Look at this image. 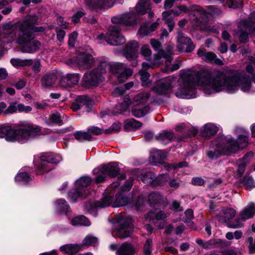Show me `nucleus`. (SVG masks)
<instances>
[{"label": "nucleus", "mask_w": 255, "mask_h": 255, "mask_svg": "<svg viewBox=\"0 0 255 255\" xmlns=\"http://www.w3.org/2000/svg\"><path fill=\"white\" fill-rule=\"evenodd\" d=\"M197 54L202 59L208 62H214L217 65H223V62L217 57L216 55L212 52H207L204 48L198 49Z\"/></svg>", "instance_id": "nucleus-20"}, {"label": "nucleus", "mask_w": 255, "mask_h": 255, "mask_svg": "<svg viewBox=\"0 0 255 255\" xmlns=\"http://www.w3.org/2000/svg\"><path fill=\"white\" fill-rule=\"evenodd\" d=\"M138 33L140 35H141L142 36H145L149 34L150 33V32L149 30L148 24H145L144 25H141L138 30Z\"/></svg>", "instance_id": "nucleus-61"}, {"label": "nucleus", "mask_w": 255, "mask_h": 255, "mask_svg": "<svg viewBox=\"0 0 255 255\" xmlns=\"http://www.w3.org/2000/svg\"><path fill=\"white\" fill-rule=\"evenodd\" d=\"M244 183L247 187L252 189L255 187V183L254 182V179L251 177H245L244 179Z\"/></svg>", "instance_id": "nucleus-60"}, {"label": "nucleus", "mask_w": 255, "mask_h": 255, "mask_svg": "<svg viewBox=\"0 0 255 255\" xmlns=\"http://www.w3.org/2000/svg\"><path fill=\"white\" fill-rule=\"evenodd\" d=\"M32 63L30 65H32V71L35 73H38L41 70V63L39 59H32Z\"/></svg>", "instance_id": "nucleus-56"}, {"label": "nucleus", "mask_w": 255, "mask_h": 255, "mask_svg": "<svg viewBox=\"0 0 255 255\" xmlns=\"http://www.w3.org/2000/svg\"><path fill=\"white\" fill-rule=\"evenodd\" d=\"M236 132L239 134L237 142L240 148L246 147L249 143V132L241 128H237Z\"/></svg>", "instance_id": "nucleus-22"}, {"label": "nucleus", "mask_w": 255, "mask_h": 255, "mask_svg": "<svg viewBox=\"0 0 255 255\" xmlns=\"http://www.w3.org/2000/svg\"><path fill=\"white\" fill-rule=\"evenodd\" d=\"M150 94L147 92H142L135 95L132 101L136 103V106H143L148 101Z\"/></svg>", "instance_id": "nucleus-29"}, {"label": "nucleus", "mask_w": 255, "mask_h": 255, "mask_svg": "<svg viewBox=\"0 0 255 255\" xmlns=\"http://www.w3.org/2000/svg\"><path fill=\"white\" fill-rule=\"evenodd\" d=\"M51 119L55 124H60L62 122L61 117L58 113H53L51 116Z\"/></svg>", "instance_id": "nucleus-64"}, {"label": "nucleus", "mask_w": 255, "mask_h": 255, "mask_svg": "<svg viewBox=\"0 0 255 255\" xmlns=\"http://www.w3.org/2000/svg\"><path fill=\"white\" fill-rule=\"evenodd\" d=\"M80 250L81 246L77 244L65 245L60 247V250L62 252L69 255L75 254Z\"/></svg>", "instance_id": "nucleus-32"}, {"label": "nucleus", "mask_w": 255, "mask_h": 255, "mask_svg": "<svg viewBox=\"0 0 255 255\" xmlns=\"http://www.w3.org/2000/svg\"><path fill=\"white\" fill-rule=\"evenodd\" d=\"M56 80V76L53 73H49L45 75L41 79V85L45 88L52 86Z\"/></svg>", "instance_id": "nucleus-30"}, {"label": "nucleus", "mask_w": 255, "mask_h": 255, "mask_svg": "<svg viewBox=\"0 0 255 255\" xmlns=\"http://www.w3.org/2000/svg\"><path fill=\"white\" fill-rule=\"evenodd\" d=\"M74 135L75 138L80 142L84 140H91L92 139L91 135L88 131H78L74 133Z\"/></svg>", "instance_id": "nucleus-40"}, {"label": "nucleus", "mask_w": 255, "mask_h": 255, "mask_svg": "<svg viewBox=\"0 0 255 255\" xmlns=\"http://www.w3.org/2000/svg\"><path fill=\"white\" fill-rule=\"evenodd\" d=\"M152 247V241L150 239H147L144 244L143 253L144 255H151Z\"/></svg>", "instance_id": "nucleus-50"}, {"label": "nucleus", "mask_w": 255, "mask_h": 255, "mask_svg": "<svg viewBox=\"0 0 255 255\" xmlns=\"http://www.w3.org/2000/svg\"><path fill=\"white\" fill-rule=\"evenodd\" d=\"M15 179L17 181L28 182L30 177L26 172H21L16 176Z\"/></svg>", "instance_id": "nucleus-53"}, {"label": "nucleus", "mask_w": 255, "mask_h": 255, "mask_svg": "<svg viewBox=\"0 0 255 255\" xmlns=\"http://www.w3.org/2000/svg\"><path fill=\"white\" fill-rule=\"evenodd\" d=\"M112 21L114 25H118L121 28L123 26H133L137 23L136 14L133 11H130L120 16L113 17Z\"/></svg>", "instance_id": "nucleus-12"}, {"label": "nucleus", "mask_w": 255, "mask_h": 255, "mask_svg": "<svg viewBox=\"0 0 255 255\" xmlns=\"http://www.w3.org/2000/svg\"><path fill=\"white\" fill-rule=\"evenodd\" d=\"M119 185L120 182L118 181L112 183L106 189L105 192V196L100 201L95 202L91 210L94 209L105 208L110 205L113 207H119L128 205L129 202V199L124 196L121 191L118 192L116 195L115 199L113 200V195Z\"/></svg>", "instance_id": "nucleus-5"}, {"label": "nucleus", "mask_w": 255, "mask_h": 255, "mask_svg": "<svg viewBox=\"0 0 255 255\" xmlns=\"http://www.w3.org/2000/svg\"><path fill=\"white\" fill-rule=\"evenodd\" d=\"M57 209L60 213L67 212L69 209V205L67 202L63 199H59L56 202Z\"/></svg>", "instance_id": "nucleus-45"}, {"label": "nucleus", "mask_w": 255, "mask_h": 255, "mask_svg": "<svg viewBox=\"0 0 255 255\" xmlns=\"http://www.w3.org/2000/svg\"><path fill=\"white\" fill-rule=\"evenodd\" d=\"M135 253V249L132 244L124 243L117 250V255H133Z\"/></svg>", "instance_id": "nucleus-25"}, {"label": "nucleus", "mask_w": 255, "mask_h": 255, "mask_svg": "<svg viewBox=\"0 0 255 255\" xmlns=\"http://www.w3.org/2000/svg\"><path fill=\"white\" fill-rule=\"evenodd\" d=\"M255 214V205L254 203H249L239 213L238 217L228 226L231 228L238 229L243 227L244 223L252 218Z\"/></svg>", "instance_id": "nucleus-8"}, {"label": "nucleus", "mask_w": 255, "mask_h": 255, "mask_svg": "<svg viewBox=\"0 0 255 255\" xmlns=\"http://www.w3.org/2000/svg\"><path fill=\"white\" fill-rule=\"evenodd\" d=\"M207 12L201 7L197 5L193 9L190 18L197 21H201L202 19L206 17Z\"/></svg>", "instance_id": "nucleus-27"}, {"label": "nucleus", "mask_w": 255, "mask_h": 255, "mask_svg": "<svg viewBox=\"0 0 255 255\" xmlns=\"http://www.w3.org/2000/svg\"><path fill=\"white\" fill-rule=\"evenodd\" d=\"M141 180L145 183L154 185V182L157 180L155 177V175L151 172H147L142 175Z\"/></svg>", "instance_id": "nucleus-39"}, {"label": "nucleus", "mask_w": 255, "mask_h": 255, "mask_svg": "<svg viewBox=\"0 0 255 255\" xmlns=\"http://www.w3.org/2000/svg\"><path fill=\"white\" fill-rule=\"evenodd\" d=\"M33 39L34 38H32L21 44L22 46L20 48V50L22 52L33 53L40 49L41 47L40 42L36 40L30 41Z\"/></svg>", "instance_id": "nucleus-21"}, {"label": "nucleus", "mask_w": 255, "mask_h": 255, "mask_svg": "<svg viewBox=\"0 0 255 255\" xmlns=\"http://www.w3.org/2000/svg\"><path fill=\"white\" fill-rule=\"evenodd\" d=\"M138 47V43L136 41L128 42L124 50V55L126 59L129 61L136 59Z\"/></svg>", "instance_id": "nucleus-19"}, {"label": "nucleus", "mask_w": 255, "mask_h": 255, "mask_svg": "<svg viewBox=\"0 0 255 255\" xmlns=\"http://www.w3.org/2000/svg\"><path fill=\"white\" fill-rule=\"evenodd\" d=\"M32 59H20L12 58L10 60L11 64L15 67L29 66L32 63Z\"/></svg>", "instance_id": "nucleus-37"}, {"label": "nucleus", "mask_w": 255, "mask_h": 255, "mask_svg": "<svg viewBox=\"0 0 255 255\" xmlns=\"http://www.w3.org/2000/svg\"><path fill=\"white\" fill-rule=\"evenodd\" d=\"M92 182L90 177L85 176L80 178L76 181V189L71 190L69 194V197L71 201L75 202L79 197H85L87 196L86 187Z\"/></svg>", "instance_id": "nucleus-9"}, {"label": "nucleus", "mask_w": 255, "mask_h": 255, "mask_svg": "<svg viewBox=\"0 0 255 255\" xmlns=\"http://www.w3.org/2000/svg\"><path fill=\"white\" fill-rule=\"evenodd\" d=\"M174 137V134L171 131H163L158 136H156V139L160 141L164 144H167L171 141Z\"/></svg>", "instance_id": "nucleus-33"}, {"label": "nucleus", "mask_w": 255, "mask_h": 255, "mask_svg": "<svg viewBox=\"0 0 255 255\" xmlns=\"http://www.w3.org/2000/svg\"><path fill=\"white\" fill-rule=\"evenodd\" d=\"M37 18L35 15H28L22 21L17 22H9L3 24V33L10 34L18 30V33L16 39V43L21 44L23 42L34 38L31 32L32 25L36 23Z\"/></svg>", "instance_id": "nucleus-3"}, {"label": "nucleus", "mask_w": 255, "mask_h": 255, "mask_svg": "<svg viewBox=\"0 0 255 255\" xmlns=\"http://www.w3.org/2000/svg\"><path fill=\"white\" fill-rule=\"evenodd\" d=\"M121 128V125L119 124L114 123L108 129L105 130L106 133H111L113 132H116L119 131Z\"/></svg>", "instance_id": "nucleus-62"}, {"label": "nucleus", "mask_w": 255, "mask_h": 255, "mask_svg": "<svg viewBox=\"0 0 255 255\" xmlns=\"http://www.w3.org/2000/svg\"><path fill=\"white\" fill-rule=\"evenodd\" d=\"M171 52H165L164 50H160L157 54L154 55V59L155 60H158L161 58L166 59L165 66L166 70L169 72H172L180 68V64L179 63H174L171 66V62L173 60L171 56Z\"/></svg>", "instance_id": "nucleus-15"}, {"label": "nucleus", "mask_w": 255, "mask_h": 255, "mask_svg": "<svg viewBox=\"0 0 255 255\" xmlns=\"http://www.w3.org/2000/svg\"><path fill=\"white\" fill-rule=\"evenodd\" d=\"M150 110V107L148 106H134L132 109V115L137 117L140 118L144 116L147 114Z\"/></svg>", "instance_id": "nucleus-31"}, {"label": "nucleus", "mask_w": 255, "mask_h": 255, "mask_svg": "<svg viewBox=\"0 0 255 255\" xmlns=\"http://www.w3.org/2000/svg\"><path fill=\"white\" fill-rule=\"evenodd\" d=\"M177 39L178 42L177 48L179 51H185L186 52H190L194 49L195 46L192 43L191 39L185 36L183 33L179 32Z\"/></svg>", "instance_id": "nucleus-14"}, {"label": "nucleus", "mask_w": 255, "mask_h": 255, "mask_svg": "<svg viewBox=\"0 0 255 255\" xmlns=\"http://www.w3.org/2000/svg\"><path fill=\"white\" fill-rule=\"evenodd\" d=\"M98 242V239L92 235L87 236L83 242V244L85 246H95Z\"/></svg>", "instance_id": "nucleus-49"}, {"label": "nucleus", "mask_w": 255, "mask_h": 255, "mask_svg": "<svg viewBox=\"0 0 255 255\" xmlns=\"http://www.w3.org/2000/svg\"><path fill=\"white\" fill-rule=\"evenodd\" d=\"M216 147L214 149V151H209L207 153V155L209 157L211 158H217L219 155L221 154H224L222 152V149L219 144V141L217 140L215 141Z\"/></svg>", "instance_id": "nucleus-41"}, {"label": "nucleus", "mask_w": 255, "mask_h": 255, "mask_svg": "<svg viewBox=\"0 0 255 255\" xmlns=\"http://www.w3.org/2000/svg\"><path fill=\"white\" fill-rule=\"evenodd\" d=\"M187 163L185 161L181 162L176 164H172L169 163H166L164 165L165 168L167 169V170H169L170 169L173 168L175 169L177 168H181L183 167L187 166Z\"/></svg>", "instance_id": "nucleus-58"}, {"label": "nucleus", "mask_w": 255, "mask_h": 255, "mask_svg": "<svg viewBox=\"0 0 255 255\" xmlns=\"http://www.w3.org/2000/svg\"><path fill=\"white\" fill-rule=\"evenodd\" d=\"M137 13L141 14L149 12V16H152L153 14L150 12V2L149 0H140L135 7Z\"/></svg>", "instance_id": "nucleus-26"}, {"label": "nucleus", "mask_w": 255, "mask_h": 255, "mask_svg": "<svg viewBox=\"0 0 255 255\" xmlns=\"http://www.w3.org/2000/svg\"><path fill=\"white\" fill-rule=\"evenodd\" d=\"M140 75V79L141 80L142 85L143 86H147L150 83L149 78L150 76L149 74L147 71L143 70H140L139 72Z\"/></svg>", "instance_id": "nucleus-47"}, {"label": "nucleus", "mask_w": 255, "mask_h": 255, "mask_svg": "<svg viewBox=\"0 0 255 255\" xmlns=\"http://www.w3.org/2000/svg\"><path fill=\"white\" fill-rule=\"evenodd\" d=\"M250 63L246 66V71L252 76L255 68V58L254 57L249 58Z\"/></svg>", "instance_id": "nucleus-52"}, {"label": "nucleus", "mask_w": 255, "mask_h": 255, "mask_svg": "<svg viewBox=\"0 0 255 255\" xmlns=\"http://www.w3.org/2000/svg\"><path fill=\"white\" fill-rule=\"evenodd\" d=\"M71 223L73 226H89L91 224L88 219L83 215L78 216L73 218L71 221Z\"/></svg>", "instance_id": "nucleus-34"}, {"label": "nucleus", "mask_w": 255, "mask_h": 255, "mask_svg": "<svg viewBox=\"0 0 255 255\" xmlns=\"http://www.w3.org/2000/svg\"><path fill=\"white\" fill-rule=\"evenodd\" d=\"M218 141L222 149V152L224 154L235 153L240 148L237 140L235 141L233 138L231 137L227 139L224 137H220L218 139Z\"/></svg>", "instance_id": "nucleus-13"}, {"label": "nucleus", "mask_w": 255, "mask_h": 255, "mask_svg": "<svg viewBox=\"0 0 255 255\" xmlns=\"http://www.w3.org/2000/svg\"><path fill=\"white\" fill-rule=\"evenodd\" d=\"M59 162L52 153H44L38 159H35L34 164L36 166L37 172L39 174L49 171L53 168V164Z\"/></svg>", "instance_id": "nucleus-7"}, {"label": "nucleus", "mask_w": 255, "mask_h": 255, "mask_svg": "<svg viewBox=\"0 0 255 255\" xmlns=\"http://www.w3.org/2000/svg\"><path fill=\"white\" fill-rule=\"evenodd\" d=\"M141 54L145 57H149L151 55V50L148 45H143L140 49Z\"/></svg>", "instance_id": "nucleus-59"}, {"label": "nucleus", "mask_w": 255, "mask_h": 255, "mask_svg": "<svg viewBox=\"0 0 255 255\" xmlns=\"http://www.w3.org/2000/svg\"><path fill=\"white\" fill-rule=\"evenodd\" d=\"M238 28L240 41L246 43L248 40V33L255 31V12L252 13L251 20L241 22Z\"/></svg>", "instance_id": "nucleus-11"}, {"label": "nucleus", "mask_w": 255, "mask_h": 255, "mask_svg": "<svg viewBox=\"0 0 255 255\" xmlns=\"http://www.w3.org/2000/svg\"><path fill=\"white\" fill-rule=\"evenodd\" d=\"M104 169H105V170L107 172L108 176L110 177L117 176L120 172V168L116 162L104 165Z\"/></svg>", "instance_id": "nucleus-28"}, {"label": "nucleus", "mask_w": 255, "mask_h": 255, "mask_svg": "<svg viewBox=\"0 0 255 255\" xmlns=\"http://www.w3.org/2000/svg\"><path fill=\"white\" fill-rule=\"evenodd\" d=\"M162 199V196L158 192H152L148 196V202L152 204H156Z\"/></svg>", "instance_id": "nucleus-44"}, {"label": "nucleus", "mask_w": 255, "mask_h": 255, "mask_svg": "<svg viewBox=\"0 0 255 255\" xmlns=\"http://www.w3.org/2000/svg\"><path fill=\"white\" fill-rule=\"evenodd\" d=\"M121 30L122 28L118 25H113L110 26L106 35L101 34L97 38L100 40L105 39L110 45L118 46L126 42L125 37L120 33Z\"/></svg>", "instance_id": "nucleus-6"}, {"label": "nucleus", "mask_w": 255, "mask_h": 255, "mask_svg": "<svg viewBox=\"0 0 255 255\" xmlns=\"http://www.w3.org/2000/svg\"><path fill=\"white\" fill-rule=\"evenodd\" d=\"M173 12V11L172 10H168L163 11L162 14L163 18L164 20L165 23L168 25L170 31L172 30L175 24L173 19L170 17H169V16L172 14Z\"/></svg>", "instance_id": "nucleus-38"}, {"label": "nucleus", "mask_w": 255, "mask_h": 255, "mask_svg": "<svg viewBox=\"0 0 255 255\" xmlns=\"http://www.w3.org/2000/svg\"><path fill=\"white\" fill-rule=\"evenodd\" d=\"M142 126V124L139 122L131 119L127 121L125 128L128 130L137 129Z\"/></svg>", "instance_id": "nucleus-42"}, {"label": "nucleus", "mask_w": 255, "mask_h": 255, "mask_svg": "<svg viewBox=\"0 0 255 255\" xmlns=\"http://www.w3.org/2000/svg\"><path fill=\"white\" fill-rule=\"evenodd\" d=\"M114 1V0H86L85 4L88 8L97 10L112 7Z\"/></svg>", "instance_id": "nucleus-17"}, {"label": "nucleus", "mask_w": 255, "mask_h": 255, "mask_svg": "<svg viewBox=\"0 0 255 255\" xmlns=\"http://www.w3.org/2000/svg\"><path fill=\"white\" fill-rule=\"evenodd\" d=\"M76 101L79 103L81 107L83 106H88L92 103V101L90 98L86 96H78L76 98Z\"/></svg>", "instance_id": "nucleus-48"}, {"label": "nucleus", "mask_w": 255, "mask_h": 255, "mask_svg": "<svg viewBox=\"0 0 255 255\" xmlns=\"http://www.w3.org/2000/svg\"><path fill=\"white\" fill-rule=\"evenodd\" d=\"M41 128L31 124H25L20 128L13 130L10 126L0 125V137L4 138L7 141L23 142L39 134Z\"/></svg>", "instance_id": "nucleus-4"}, {"label": "nucleus", "mask_w": 255, "mask_h": 255, "mask_svg": "<svg viewBox=\"0 0 255 255\" xmlns=\"http://www.w3.org/2000/svg\"><path fill=\"white\" fill-rule=\"evenodd\" d=\"M236 214V211L233 208L223 209L218 216V220L221 223H225L232 219Z\"/></svg>", "instance_id": "nucleus-24"}, {"label": "nucleus", "mask_w": 255, "mask_h": 255, "mask_svg": "<svg viewBox=\"0 0 255 255\" xmlns=\"http://www.w3.org/2000/svg\"><path fill=\"white\" fill-rule=\"evenodd\" d=\"M167 155V153L163 150H157L153 153V159L154 162H160V160L165 159Z\"/></svg>", "instance_id": "nucleus-43"}, {"label": "nucleus", "mask_w": 255, "mask_h": 255, "mask_svg": "<svg viewBox=\"0 0 255 255\" xmlns=\"http://www.w3.org/2000/svg\"><path fill=\"white\" fill-rule=\"evenodd\" d=\"M133 184V179L130 178L128 179L124 185H123L120 189L121 192H128L130 190Z\"/></svg>", "instance_id": "nucleus-54"}, {"label": "nucleus", "mask_w": 255, "mask_h": 255, "mask_svg": "<svg viewBox=\"0 0 255 255\" xmlns=\"http://www.w3.org/2000/svg\"><path fill=\"white\" fill-rule=\"evenodd\" d=\"M109 71L116 74L120 82L125 81L133 73L132 70L123 63H117L111 65L103 61L96 69L85 73L82 78L83 86L86 88L98 86L104 80V75Z\"/></svg>", "instance_id": "nucleus-2"}, {"label": "nucleus", "mask_w": 255, "mask_h": 255, "mask_svg": "<svg viewBox=\"0 0 255 255\" xmlns=\"http://www.w3.org/2000/svg\"><path fill=\"white\" fill-rule=\"evenodd\" d=\"M105 169L103 166L101 168H97L94 170L93 172L96 175L95 180L97 183L103 182L108 176L107 173Z\"/></svg>", "instance_id": "nucleus-35"}, {"label": "nucleus", "mask_w": 255, "mask_h": 255, "mask_svg": "<svg viewBox=\"0 0 255 255\" xmlns=\"http://www.w3.org/2000/svg\"><path fill=\"white\" fill-rule=\"evenodd\" d=\"M178 82V78L173 76L162 78L153 87V91L157 94L164 95L170 93L173 87Z\"/></svg>", "instance_id": "nucleus-10"}, {"label": "nucleus", "mask_w": 255, "mask_h": 255, "mask_svg": "<svg viewBox=\"0 0 255 255\" xmlns=\"http://www.w3.org/2000/svg\"><path fill=\"white\" fill-rule=\"evenodd\" d=\"M133 230V225L128 220H122L120 226L117 229V236L120 238H126L131 235Z\"/></svg>", "instance_id": "nucleus-18"}, {"label": "nucleus", "mask_w": 255, "mask_h": 255, "mask_svg": "<svg viewBox=\"0 0 255 255\" xmlns=\"http://www.w3.org/2000/svg\"><path fill=\"white\" fill-rule=\"evenodd\" d=\"M168 216V214L165 213L162 211H160L157 213H155L153 212H150L147 215V219H149V220H151L154 216L156 220H163L166 218Z\"/></svg>", "instance_id": "nucleus-46"}, {"label": "nucleus", "mask_w": 255, "mask_h": 255, "mask_svg": "<svg viewBox=\"0 0 255 255\" xmlns=\"http://www.w3.org/2000/svg\"><path fill=\"white\" fill-rule=\"evenodd\" d=\"M218 128L213 124H207L204 126L202 134L204 136H208L217 133Z\"/></svg>", "instance_id": "nucleus-36"}, {"label": "nucleus", "mask_w": 255, "mask_h": 255, "mask_svg": "<svg viewBox=\"0 0 255 255\" xmlns=\"http://www.w3.org/2000/svg\"><path fill=\"white\" fill-rule=\"evenodd\" d=\"M77 36L78 33L76 32H73L69 35L68 41L69 46L71 47L74 46V43L76 40Z\"/></svg>", "instance_id": "nucleus-63"}, {"label": "nucleus", "mask_w": 255, "mask_h": 255, "mask_svg": "<svg viewBox=\"0 0 255 255\" xmlns=\"http://www.w3.org/2000/svg\"><path fill=\"white\" fill-rule=\"evenodd\" d=\"M128 109V105L127 104L120 103L116 106L114 112L115 114H122L123 112L127 111Z\"/></svg>", "instance_id": "nucleus-55"}, {"label": "nucleus", "mask_w": 255, "mask_h": 255, "mask_svg": "<svg viewBox=\"0 0 255 255\" xmlns=\"http://www.w3.org/2000/svg\"><path fill=\"white\" fill-rule=\"evenodd\" d=\"M252 81L255 83V73L251 77L244 72L240 73L237 70L227 72L217 71L213 77L207 70L186 72L181 74L179 87L175 95L182 99L193 98L196 85L202 87L206 94L222 91L234 93L239 88L244 92H249Z\"/></svg>", "instance_id": "nucleus-1"}, {"label": "nucleus", "mask_w": 255, "mask_h": 255, "mask_svg": "<svg viewBox=\"0 0 255 255\" xmlns=\"http://www.w3.org/2000/svg\"><path fill=\"white\" fill-rule=\"evenodd\" d=\"M80 75L78 74H69L62 78L60 85L62 87H72L77 84L80 79Z\"/></svg>", "instance_id": "nucleus-23"}, {"label": "nucleus", "mask_w": 255, "mask_h": 255, "mask_svg": "<svg viewBox=\"0 0 255 255\" xmlns=\"http://www.w3.org/2000/svg\"><path fill=\"white\" fill-rule=\"evenodd\" d=\"M87 131L90 134L99 135L103 133L104 130L97 127L92 126L88 128Z\"/></svg>", "instance_id": "nucleus-57"}, {"label": "nucleus", "mask_w": 255, "mask_h": 255, "mask_svg": "<svg viewBox=\"0 0 255 255\" xmlns=\"http://www.w3.org/2000/svg\"><path fill=\"white\" fill-rule=\"evenodd\" d=\"M94 63V59L93 56L85 53L78 54L75 59V63L81 69L89 68L92 66Z\"/></svg>", "instance_id": "nucleus-16"}, {"label": "nucleus", "mask_w": 255, "mask_h": 255, "mask_svg": "<svg viewBox=\"0 0 255 255\" xmlns=\"http://www.w3.org/2000/svg\"><path fill=\"white\" fill-rule=\"evenodd\" d=\"M227 4L231 8L234 9L240 8L243 7V0H228Z\"/></svg>", "instance_id": "nucleus-51"}]
</instances>
